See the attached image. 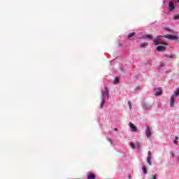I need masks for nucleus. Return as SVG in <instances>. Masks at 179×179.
<instances>
[{"instance_id": "nucleus-29", "label": "nucleus", "mask_w": 179, "mask_h": 179, "mask_svg": "<svg viewBox=\"0 0 179 179\" xmlns=\"http://www.w3.org/2000/svg\"><path fill=\"white\" fill-rule=\"evenodd\" d=\"M171 156H172V157H174V154L171 153Z\"/></svg>"}, {"instance_id": "nucleus-32", "label": "nucleus", "mask_w": 179, "mask_h": 179, "mask_svg": "<svg viewBox=\"0 0 179 179\" xmlns=\"http://www.w3.org/2000/svg\"><path fill=\"white\" fill-rule=\"evenodd\" d=\"M177 2L179 3V0H177Z\"/></svg>"}, {"instance_id": "nucleus-12", "label": "nucleus", "mask_w": 179, "mask_h": 179, "mask_svg": "<svg viewBox=\"0 0 179 179\" xmlns=\"http://www.w3.org/2000/svg\"><path fill=\"white\" fill-rule=\"evenodd\" d=\"M147 163L149 166H152V157H147Z\"/></svg>"}, {"instance_id": "nucleus-7", "label": "nucleus", "mask_w": 179, "mask_h": 179, "mask_svg": "<svg viewBox=\"0 0 179 179\" xmlns=\"http://www.w3.org/2000/svg\"><path fill=\"white\" fill-rule=\"evenodd\" d=\"M129 127L133 132H136L138 131V128L136 126L134 125V124L129 123Z\"/></svg>"}, {"instance_id": "nucleus-17", "label": "nucleus", "mask_w": 179, "mask_h": 179, "mask_svg": "<svg viewBox=\"0 0 179 179\" xmlns=\"http://www.w3.org/2000/svg\"><path fill=\"white\" fill-rule=\"evenodd\" d=\"M174 20H179V14H176L173 16Z\"/></svg>"}, {"instance_id": "nucleus-25", "label": "nucleus", "mask_w": 179, "mask_h": 179, "mask_svg": "<svg viewBox=\"0 0 179 179\" xmlns=\"http://www.w3.org/2000/svg\"><path fill=\"white\" fill-rule=\"evenodd\" d=\"M173 143L176 144V145H177V143H178V141H177V140H173Z\"/></svg>"}, {"instance_id": "nucleus-23", "label": "nucleus", "mask_w": 179, "mask_h": 179, "mask_svg": "<svg viewBox=\"0 0 179 179\" xmlns=\"http://www.w3.org/2000/svg\"><path fill=\"white\" fill-rule=\"evenodd\" d=\"M157 175H152V179H157Z\"/></svg>"}, {"instance_id": "nucleus-19", "label": "nucleus", "mask_w": 179, "mask_h": 179, "mask_svg": "<svg viewBox=\"0 0 179 179\" xmlns=\"http://www.w3.org/2000/svg\"><path fill=\"white\" fill-rule=\"evenodd\" d=\"M130 147L131 148V149H135V143H130Z\"/></svg>"}, {"instance_id": "nucleus-4", "label": "nucleus", "mask_w": 179, "mask_h": 179, "mask_svg": "<svg viewBox=\"0 0 179 179\" xmlns=\"http://www.w3.org/2000/svg\"><path fill=\"white\" fill-rule=\"evenodd\" d=\"M146 135H147V138H150V136H152V131L150 130V127H149V126L146 127Z\"/></svg>"}, {"instance_id": "nucleus-16", "label": "nucleus", "mask_w": 179, "mask_h": 179, "mask_svg": "<svg viewBox=\"0 0 179 179\" xmlns=\"http://www.w3.org/2000/svg\"><path fill=\"white\" fill-rule=\"evenodd\" d=\"M113 82L115 85H117V83L120 82V80H118V78L115 77Z\"/></svg>"}, {"instance_id": "nucleus-31", "label": "nucleus", "mask_w": 179, "mask_h": 179, "mask_svg": "<svg viewBox=\"0 0 179 179\" xmlns=\"http://www.w3.org/2000/svg\"><path fill=\"white\" fill-rule=\"evenodd\" d=\"M114 130H115V131H117V128H115Z\"/></svg>"}, {"instance_id": "nucleus-10", "label": "nucleus", "mask_w": 179, "mask_h": 179, "mask_svg": "<svg viewBox=\"0 0 179 179\" xmlns=\"http://www.w3.org/2000/svg\"><path fill=\"white\" fill-rule=\"evenodd\" d=\"M175 99H174V95H172L171 96V102H170V107H173V106H174V103H175Z\"/></svg>"}, {"instance_id": "nucleus-14", "label": "nucleus", "mask_w": 179, "mask_h": 179, "mask_svg": "<svg viewBox=\"0 0 179 179\" xmlns=\"http://www.w3.org/2000/svg\"><path fill=\"white\" fill-rule=\"evenodd\" d=\"M135 148H136V149H141V143H136Z\"/></svg>"}, {"instance_id": "nucleus-28", "label": "nucleus", "mask_w": 179, "mask_h": 179, "mask_svg": "<svg viewBox=\"0 0 179 179\" xmlns=\"http://www.w3.org/2000/svg\"><path fill=\"white\" fill-rule=\"evenodd\" d=\"M128 177H129V179L132 178V176H131V175H129Z\"/></svg>"}, {"instance_id": "nucleus-11", "label": "nucleus", "mask_w": 179, "mask_h": 179, "mask_svg": "<svg viewBox=\"0 0 179 179\" xmlns=\"http://www.w3.org/2000/svg\"><path fill=\"white\" fill-rule=\"evenodd\" d=\"M146 47H148V43H146V42L141 43L140 44V48H146Z\"/></svg>"}, {"instance_id": "nucleus-9", "label": "nucleus", "mask_w": 179, "mask_h": 179, "mask_svg": "<svg viewBox=\"0 0 179 179\" xmlns=\"http://www.w3.org/2000/svg\"><path fill=\"white\" fill-rule=\"evenodd\" d=\"M166 47L165 46H157V51H159V52H162V51H166Z\"/></svg>"}, {"instance_id": "nucleus-3", "label": "nucleus", "mask_w": 179, "mask_h": 179, "mask_svg": "<svg viewBox=\"0 0 179 179\" xmlns=\"http://www.w3.org/2000/svg\"><path fill=\"white\" fill-rule=\"evenodd\" d=\"M143 110H145L146 111L150 110V108H152V105H150V103H143Z\"/></svg>"}, {"instance_id": "nucleus-27", "label": "nucleus", "mask_w": 179, "mask_h": 179, "mask_svg": "<svg viewBox=\"0 0 179 179\" xmlns=\"http://www.w3.org/2000/svg\"><path fill=\"white\" fill-rule=\"evenodd\" d=\"M175 141H178V136H176V137L175 138Z\"/></svg>"}, {"instance_id": "nucleus-6", "label": "nucleus", "mask_w": 179, "mask_h": 179, "mask_svg": "<svg viewBox=\"0 0 179 179\" xmlns=\"http://www.w3.org/2000/svg\"><path fill=\"white\" fill-rule=\"evenodd\" d=\"M176 9V6H174V3L173 1L169 2V10L173 12Z\"/></svg>"}, {"instance_id": "nucleus-18", "label": "nucleus", "mask_w": 179, "mask_h": 179, "mask_svg": "<svg viewBox=\"0 0 179 179\" xmlns=\"http://www.w3.org/2000/svg\"><path fill=\"white\" fill-rule=\"evenodd\" d=\"M174 94L175 96H179V89H177L175 92H174Z\"/></svg>"}, {"instance_id": "nucleus-1", "label": "nucleus", "mask_w": 179, "mask_h": 179, "mask_svg": "<svg viewBox=\"0 0 179 179\" xmlns=\"http://www.w3.org/2000/svg\"><path fill=\"white\" fill-rule=\"evenodd\" d=\"M168 38V40H178V36H173V35H165V36H158L157 38H154L153 42L155 45H159L160 44H162L163 45H168L169 44L167 43H163L160 41V38Z\"/></svg>"}, {"instance_id": "nucleus-30", "label": "nucleus", "mask_w": 179, "mask_h": 179, "mask_svg": "<svg viewBox=\"0 0 179 179\" xmlns=\"http://www.w3.org/2000/svg\"><path fill=\"white\" fill-rule=\"evenodd\" d=\"M138 89H139V87H136V90H138Z\"/></svg>"}, {"instance_id": "nucleus-2", "label": "nucleus", "mask_w": 179, "mask_h": 179, "mask_svg": "<svg viewBox=\"0 0 179 179\" xmlns=\"http://www.w3.org/2000/svg\"><path fill=\"white\" fill-rule=\"evenodd\" d=\"M104 89L105 90L102 91V102L100 108H103V106H104V103H106V97H108V88L105 87Z\"/></svg>"}, {"instance_id": "nucleus-8", "label": "nucleus", "mask_w": 179, "mask_h": 179, "mask_svg": "<svg viewBox=\"0 0 179 179\" xmlns=\"http://www.w3.org/2000/svg\"><path fill=\"white\" fill-rule=\"evenodd\" d=\"M87 179H96V175L92 172H89L87 175Z\"/></svg>"}, {"instance_id": "nucleus-5", "label": "nucleus", "mask_w": 179, "mask_h": 179, "mask_svg": "<svg viewBox=\"0 0 179 179\" xmlns=\"http://www.w3.org/2000/svg\"><path fill=\"white\" fill-rule=\"evenodd\" d=\"M157 90V91L155 92V96H162V94H163V90L162 87H159Z\"/></svg>"}, {"instance_id": "nucleus-20", "label": "nucleus", "mask_w": 179, "mask_h": 179, "mask_svg": "<svg viewBox=\"0 0 179 179\" xmlns=\"http://www.w3.org/2000/svg\"><path fill=\"white\" fill-rule=\"evenodd\" d=\"M147 38H150L151 40L153 39V36L152 35H146Z\"/></svg>"}, {"instance_id": "nucleus-21", "label": "nucleus", "mask_w": 179, "mask_h": 179, "mask_svg": "<svg viewBox=\"0 0 179 179\" xmlns=\"http://www.w3.org/2000/svg\"><path fill=\"white\" fill-rule=\"evenodd\" d=\"M128 105H129V108H131V107H132V103H131L130 101H128Z\"/></svg>"}, {"instance_id": "nucleus-22", "label": "nucleus", "mask_w": 179, "mask_h": 179, "mask_svg": "<svg viewBox=\"0 0 179 179\" xmlns=\"http://www.w3.org/2000/svg\"><path fill=\"white\" fill-rule=\"evenodd\" d=\"M148 157H152V152H150V151H148Z\"/></svg>"}, {"instance_id": "nucleus-24", "label": "nucleus", "mask_w": 179, "mask_h": 179, "mask_svg": "<svg viewBox=\"0 0 179 179\" xmlns=\"http://www.w3.org/2000/svg\"><path fill=\"white\" fill-rule=\"evenodd\" d=\"M165 29L166 30V31H169V33L171 32V29L169 28H165Z\"/></svg>"}, {"instance_id": "nucleus-26", "label": "nucleus", "mask_w": 179, "mask_h": 179, "mask_svg": "<svg viewBox=\"0 0 179 179\" xmlns=\"http://www.w3.org/2000/svg\"><path fill=\"white\" fill-rule=\"evenodd\" d=\"M168 58H174V56L170 55V56H168Z\"/></svg>"}, {"instance_id": "nucleus-33", "label": "nucleus", "mask_w": 179, "mask_h": 179, "mask_svg": "<svg viewBox=\"0 0 179 179\" xmlns=\"http://www.w3.org/2000/svg\"><path fill=\"white\" fill-rule=\"evenodd\" d=\"M121 45H122L120 44V47H121Z\"/></svg>"}, {"instance_id": "nucleus-15", "label": "nucleus", "mask_w": 179, "mask_h": 179, "mask_svg": "<svg viewBox=\"0 0 179 179\" xmlns=\"http://www.w3.org/2000/svg\"><path fill=\"white\" fill-rule=\"evenodd\" d=\"M134 35H135V32L130 33V34L128 35L127 38H131V37H134Z\"/></svg>"}, {"instance_id": "nucleus-13", "label": "nucleus", "mask_w": 179, "mask_h": 179, "mask_svg": "<svg viewBox=\"0 0 179 179\" xmlns=\"http://www.w3.org/2000/svg\"><path fill=\"white\" fill-rule=\"evenodd\" d=\"M143 174H148V170L146 169V166L143 165L142 167Z\"/></svg>"}]
</instances>
